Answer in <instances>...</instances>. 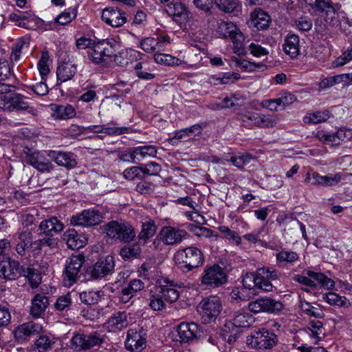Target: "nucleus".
<instances>
[{
  "label": "nucleus",
  "instance_id": "f257e3e1",
  "mask_svg": "<svg viewBox=\"0 0 352 352\" xmlns=\"http://www.w3.org/2000/svg\"><path fill=\"white\" fill-rule=\"evenodd\" d=\"M15 89V87L12 85V89L8 91V92L0 93V95H1L0 109L7 112L27 110L33 116H36L37 111L28 106V102L24 100L23 96L16 93Z\"/></svg>",
  "mask_w": 352,
  "mask_h": 352
},
{
  "label": "nucleus",
  "instance_id": "f03ea898",
  "mask_svg": "<svg viewBox=\"0 0 352 352\" xmlns=\"http://www.w3.org/2000/svg\"><path fill=\"white\" fill-rule=\"evenodd\" d=\"M175 260L179 267L187 272L203 264L204 255L199 249L189 247L178 250L175 255Z\"/></svg>",
  "mask_w": 352,
  "mask_h": 352
},
{
  "label": "nucleus",
  "instance_id": "7ed1b4c3",
  "mask_svg": "<svg viewBox=\"0 0 352 352\" xmlns=\"http://www.w3.org/2000/svg\"><path fill=\"white\" fill-rule=\"evenodd\" d=\"M217 32L221 38H230L232 40L234 53L241 54L243 52L245 36L234 23L221 21L218 23Z\"/></svg>",
  "mask_w": 352,
  "mask_h": 352
},
{
  "label": "nucleus",
  "instance_id": "20e7f679",
  "mask_svg": "<svg viewBox=\"0 0 352 352\" xmlns=\"http://www.w3.org/2000/svg\"><path fill=\"white\" fill-rule=\"evenodd\" d=\"M277 343V336L265 329L254 331L246 338L247 345L257 350L272 349Z\"/></svg>",
  "mask_w": 352,
  "mask_h": 352
},
{
  "label": "nucleus",
  "instance_id": "39448f33",
  "mask_svg": "<svg viewBox=\"0 0 352 352\" xmlns=\"http://www.w3.org/2000/svg\"><path fill=\"white\" fill-rule=\"evenodd\" d=\"M15 251L23 256L25 255L27 251H35L40 250L44 245H50V239H39L33 241V235L31 232L23 231L19 232L14 235Z\"/></svg>",
  "mask_w": 352,
  "mask_h": 352
},
{
  "label": "nucleus",
  "instance_id": "423d86ee",
  "mask_svg": "<svg viewBox=\"0 0 352 352\" xmlns=\"http://www.w3.org/2000/svg\"><path fill=\"white\" fill-rule=\"evenodd\" d=\"M104 231L110 238L124 242L133 241L136 235L133 228L128 222L111 221L105 225Z\"/></svg>",
  "mask_w": 352,
  "mask_h": 352
},
{
  "label": "nucleus",
  "instance_id": "0eeeda50",
  "mask_svg": "<svg viewBox=\"0 0 352 352\" xmlns=\"http://www.w3.org/2000/svg\"><path fill=\"white\" fill-rule=\"evenodd\" d=\"M104 342V338L97 332L85 334L75 333L71 339V344L76 351H88L99 347Z\"/></svg>",
  "mask_w": 352,
  "mask_h": 352
},
{
  "label": "nucleus",
  "instance_id": "6e6552de",
  "mask_svg": "<svg viewBox=\"0 0 352 352\" xmlns=\"http://www.w3.org/2000/svg\"><path fill=\"white\" fill-rule=\"evenodd\" d=\"M221 310V301L217 296H210L203 299L198 307V311L205 323L214 321Z\"/></svg>",
  "mask_w": 352,
  "mask_h": 352
},
{
  "label": "nucleus",
  "instance_id": "1a4fd4ad",
  "mask_svg": "<svg viewBox=\"0 0 352 352\" xmlns=\"http://www.w3.org/2000/svg\"><path fill=\"white\" fill-rule=\"evenodd\" d=\"M307 276L297 274L294 276V280L311 287H324L330 289L334 287V281L322 273L309 270Z\"/></svg>",
  "mask_w": 352,
  "mask_h": 352
},
{
  "label": "nucleus",
  "instance_id": "9d476101",
  "mask_svg": "<svg viewBox=\"0 0 352 352\" xmlns=\"http://www.w3.org/2000/svg\"><path fill=\"white\" fill-rule=\"evenodd\" d=\"M228 281L226 270L217 264L206 267L202 274L201 283L210 287H218Z\"/></svg>",
  "mask_w": 352,
  "mask_h": 352
},
{
  "label": "nucleus",
  "instance_id": "9b49d317",
  "mask_svg": "<svg viewBox=\"0 0 352 352\" xmlns=\"http://www.w3.org/2000/svg\"><path fill=\"white\" fill-rule=\"evenodd\" d=\"M115 261L112 256L101 258L94 265L89 267L85 273L88 280L98 279L111 274L114 270Z\"/></svg>",
  "mask_w": 352,
  "mask_h": 352
},
{
  "label": "nucleus",
  "instance_id": "f8f14e48",
  "mask_svg": "<svg viewBox=\"0 0 352 352\" xmlns=\"http://www.w3.org/2000/svg\"><path fill=\"white\" fill-rule=\"evenodd\" d=\"M248 309L254 314L267 313L276 314L284 308L283 304L280 300L269 297L258 298L248 303Z\"/></svg>",
  "mask_w": 352,
  "mask_h": 352
},
{
  "label": "nucleus",
  "instance_id": "ddd939ff",
  "mask_svg": "<svg viewBox=\"0 0 352 352\" xmlns=\"http://www.w3.org/2000/svg\"><path fill=\"white\" fill-rule=\"evenodd\" d=\"M23 154L26 162L40 172L49 173L54 168L51 161L36 150L25 146Z\"/></svg>",
  "mask_w": 352,
  "mask_h": 352
},
{
  "label": "nucleus",
  "instance_id": "4468645a",
  "mask_svg": "<svg viewBox=\"0 0 352 352\" xmlns=\"http://www.w3.org/2000/svg\"><path fill=\"white\" fill-rule=\"evenodd\" d=\"M114 47L113 43L104 40L95 43L88 50V56L93 63H101L115 54Z\"/></svg>",
  "mask_w": 352,
  "mask_h": 352
},
{
  "label": "nucleus",
  "instance_id": "2eb2a0df",
  "mask_svg": "<svg viewBox=\"0 0 352 352\" xmlns=\"http://www.w3.org/2000/svg\"><path fill=\"white\" fill-rule=\"evenodd\" d=\"M85 261L82 255H72L66 261L65 268V276L63 278L64 285L66 287L72 286L76 282L78 278L79 272Z\"/></svg>",
  "mask_w": 352,
  "mask_h": 352
},
{
  "label": "nucleus",
  "instance_id": "dca6fc26",
  "mask_svg": "<svg viewBox=\"0 0 352 352\" xmlns=\"http://www.w3.org/2000/svg\"><path fill=\"white\" fill-rule=\"evenodd\" d=\"M103 220L101 212L95 210H84L81 213L73 216L70 222L74 226L89 227L100 223Z\"/></svg>",
  "mask_w": 352,
  "mask_h": 352
},
{
  "label": "nucleus",
  "instance_id": "f3484780",
  "mask_svg": "<svg viewBox=\"0 0 352 352\" xmlns=\"http://www.w3.org/2000/svg\"><path fill=\"white\" fill-rule=\"evenodd\" d=\"M177 335L181 343H189L203 338L200 327L195 322H182L177 327Z\"/></svg>",
  "mask_w": 352,
  "mask_h": 352
},
{
  "label": "nucleus",
  "instance_id": "a211bd4d",
  "mask_svg": "<svg viewBox=\"0 0 352 352\" xmlns=\"http://www.w3.org/2000/svg\"><path fill=\"white\" fill-rule=\"evenodd\" d=\"M23 267L20 266L17 261L10 257L0 258V278L5 280H14L21 276Z\"/></svg>",
  "mask_w": 352,
  "mask_h": 352
},
{
  "label": "nucleus",
  "instance_id": "6ab92c4d",
  "mask_svg": "<svg viewBox=\"0 0 352 352\" xmlns=\"http://www.w3.org/2000/svg\"><path fill=\"white\" fill-rule=\"evenodd\" d=\"M242 283L245 288L251 289H261L264 292H272L273 285L271 282L262 279L258 274V269L256 272H248L243 276Z\"/></svg>",
  "mask_w": 352,
  "mask_h": 352
},
{
  "label": "nucleus",
  "instance_id": "aec40b11",
  "mask_svg": "<svg viewBox=\"0 0 352 352\" xmlns=\"http://www.w3.org/2000/svg\"><path fill=\"white\" fill-rule=\"evenodd\" d=\"M125 347L132 352H141L146 347V339L141 334L140 330L130 329L127 332Z\"/></svg>",
  "mask_w": 352,
  "mask_h": 352
},
{
  "label": "nucleus",
  "instance_id": "412c9836",
  "mask_svg": "<svg viewBox=\"0 0 352 352\" xmlns=\"http://www.w3.org/2000/svg\"><path fill=\"white\" fill-rule=\"evenodd\" d=\"M350 135L349 131L344 129H340L336 133H329L324 131H318L316 138L324 144L331 146H338L341 142Z\"/></svg>",
  "mask_w": 352,
  "mask_h": 352
},
{
  "label": "nucleus",
  "instance_id": "4be33fe9",
  "mask_svg": "<svg viewBox=\"0 0 352 352\" xmlns=\"http://www.w3.org/2000/svg\"><path fill=\"white\" fill-rule=\"evenodd\" d=\"M101 18L107 24L118 28L123 25L126 21L124 12L117 8H108L103 10Z\"/></svg>",
  "mask_w": 352,
  "mask_h": 352
},
{
  "label": "nucleus",
  "instance_id": "5701e85b",
  "mask_svg": "<svg viewBox=\"0 0 352 352\" xmlns=\"http://www.w3.org/2000/svg\"><path fill=\"white\" fill-rule=\"evenodd\" d=\"M270 21L271 18L268 13L261 8H256L250 14L248 25L258 30H264L268 28Z\"/></svg>",
  "mask_w": 352,
  "mask_h": 352
},
{
  "label": "nucleus",
  "instance_id": "b1692460",
  "mask_svg": "<svg viewBox=\"0 0 352 352\" xmlns=\"http://www.w3.org/2000/svg\"><path fill=\"white\" fill-rule=\"evenodd\" d=\"M203 131V126L200 124H196L187 128L176 131L175 135L168 139V142L173 144H177L178 141L193 139V136L200 135Z\"/></svg>",
  "mask_w": 352,
  "mask_h": 352
},
{
  "label": "nucleus",
  "instance_id": "393cba45",
  "mask_svg": "<svg viewBox=\"0 0 352 352\" xmlns=\"http://www.w3.org/2000/svg\"><path fill=\"white\" fill-rule=\"evenodd\" d=\"M187 232L171 226L164 227L160 232L162 241L166 245H175L180 243Z\"/></svg>",
  "mask_w": 352,
  "mask_h": 352
},
{
  "label": "nucleus",
  "instance_id": "a878e982",
  "mask_svg": "<svg viewBox=\"0 0 352 352\" xmlns=\"http://www.w3.org/2000/svg\"><path fill=\"white\" fill-rule=\"evenodd\" d=\"M48 156L58 165L72 168L76 166L77 163L72 153L63 151H50Z\"/></svg>",
  "mask_w": 352,
  "mask_h": 352
},
{
  "label": "nucleus",
  "instance_id": "bb28decb",
  "mask_svg": "<svg viewBox=\"0 0 352 352\" xmlns=\"http://www.w3.org/2000/svg\"><path fill=\"white\" fill-rule=\"evenodd\" d=\"M63 240L69 248L78 250L86 244V237L79 234L74 229H69L63 234Z\"/></svg>",
  "mask_w": 352,
  "mask_h": 352
},
{
  "label": "nucleus",
  "instance_id": "cd10ccee",
  "mask_svg": "<svg viewBox=\"0 0 352 352\" xmlns=\"http://www.w3.org/2000/svg\"><path fill=\"white\" fill-rule=\"evenodd\" d=\"M41 329L38 324H36L32 322L24 323L17 327L14 331L15 338L19 342H23L28 338L38 332Z\"/></svg>",
  "mask_w": 352,
  "mask_h": 352
},
{
  "label": "nucleus",
  "instance_id": "c85d7f7f",
  "mask_svg": "<svg viewBox=\"0 0 352 352\" xmlns=\"http://www.w3.org/2000/svg\"><path fill=\"white\" fill-rule=\"evenodd\" d=\"M49 305L48 298L43 294H37L32 300L30 314L34 318H39Z\"/></svg>",
  "mask_w": 352,
  "mask_h": 352
},
{
  "label": "nucleus",
  "instance_id": "c756f323",
  "mask_svg": "<svg viewBox=\"0 0 352 352\" xmlns=\"http://www.w3.org/2000/svg\"><path fill=\"white\" fill-rule=\"evenodd\" d=\"M63 229V224L54 217L41 221L39 225L41 232L50 236L60 232Z\"/></svg>",
  "mask_w": 352,
  "mask_h": 352
},
{
  "label": "nucleus",
  "instance_id": "7c9ffc66",
  "mask_svg": "<svg viewBox=\"0 0 352 352\" xmlns=\"http://www.w3.org/2000/svg\"><path fill=\"white\" fill-rule=\"evenodd\" d=\"M76 66L72 63L63 62L59 64L56 70L58 80L61 82L71 80L76 74Z\"/></svg>",
  "mask_w": 352,
  "mask_h": 352
},
{
  "label": "nucleus",
  "instance_id": "2f4dec72",
  "mask_svg": "<svg viewBox=\"0 0 352 352\" xmlns=\"http://www.w3.org/2000/svg\"><path fill=\"white\" fill-rule=\"evenodd\" d=\"M306 329L309 336L314 339L313 343L318 344L324 338L325 331L323 324L320 320H311L308 322Z\"/></svg>",
  "mask_w": 352,
  "mask_h": 352
},
{
  "label": "nucleus",
  "instance_id": "473e14b6",
  "mask_svg": "<svg viewBox=\"0 0 352 352\" xmlns=\"http://www.w3.org/2000/svg\"><path fill=\"white\" fill-rule=\"evenodd\" d=\"M51 109L52 111V117L58 120L71 119L74 118L76 113L75 109L71 104L53 105Z\"/></svg>",
  "mask_w": 352,
  "mask_h": 352
},
{
  "label": "nucleus",
  "instance_id": "72a5a7b5",
  "mask_svg": "<svg viewBox=\"0 0 352 352\" xmlns=\"http://www.w3.org/2000/svg\"><path fill=\"white\" fill-rule=\"evenodd\" d=\"M232 324L238 328L249 327L254 322L253 316L244 310L233 313Z\"/></svg>",
  "mask_w": 352,
  "mask_h": 352
},
{
  "label": "nucleus",
  "instance_id": "f704fd0d",
  "mask_svg": "<svg viewBox=\"0 0 352 352\" xmlns=\"http://www.w3.org/2000/svg\"><path fill=\"white\" fill-rule=\"evenodd\" d=\"M138 273L140 277L145 280H152L156 279L157 271L155 265V261L149 259L142 263L138 269Z\"/></svg>",
  "mask_w": 352,
  "mask_h": 352
},
{
  "label": "nucleus",
  "instance_id": "c9c22d12",
  "mask_svg": "<svg viewBox=\"0 0 352 352\" xmlns=\"http://www.w3.org/2000/svg\"><path fill=\"white\" fill-rule=\"evenodd\" d=\"M157 148L152 145L139 146L133 149L131 153L130 157L133 160L140 161L147 157H154L157 155Z\"/></svg>",
  "mask_w": 352,
  "mask_h": 352
},
{
  "label": "nucleus",
  "instance_id": "e433bc0d",
  "mask_svg": "<svg viewBox=\"0 0 352 352\" xmlns=\"http://www.w3.org/2000/svg\"><path fill=\"white\" fill-rule=\"evenodd\" d=\"M155 287L161 294L164 300L168 302H174L179 298V292L173 284L167 283Z\"/></svg>",
  "mask_w": 352,
  "mask_h": 352
},
{
  "label": "nucleus",
  "instance_id": "4c0bfd02",
  "mask_svg": "<svg viewBox=\"0 0 352 352\" xmlns=\"http://www.w3.org/2000/svg\"><path fill=\"white\" fill-rule=\"evenodd\" d=\"M283 50L291 58H296L299 54L298 36L295 34L287 36L283 45Z\"/></svg>",
  "mask_w": 352,
  "mask_h": 352
},
{
  "label": "nucleus",
  "instance_id": "58836bf2",
  "mask_svg": "<svg viewBox=\"0 0 352 352\" xmlns=\"http://www.w3.org/2000/svg\"><path fill=\"white\" fill-rule=\"evenodd\" d=\"M166 11L169 16L175 20L177 18L185 19L187 17V11L184 4L180 2H171L166 6Z\"/></svg>",
  "mask_w": 352,
  "mask_h": 352
},
{
  "label": "nucleus",
  "instance_id": "ea45409f",
  "mask_svg": "<svg viewBox=\"0 0 352 352\" xmlns=\"http://www.w3.org/2000/svg\"><path fill=\"white\" fill-rule=\"evenodd\" d=\"M10 76L8 63L5 60H0V93H5L12 89V85L7 83L6 80Z\"/></svg>",
  "mask_w": 352,
  "mask_h": 352
},
{
  "label": "nucleus",
  "instance_id": "a19ab883",
  "mask_svg": "<svg viewBox=\"0 0 352 352\" xmlns=\"http://www.w3.org/2000/svg\"><path fill=\"white\" fill-rule=\"evenodd\" d=\"M109 327L116 329H122L128 326L127 314L125 311L114 313L107 320Z\"/></svg>",
  "mask_w": 352,
  "mask_h": 352
},
{
  "label": "nucleus",
  "instance_id": "79ce46f5",
  "mask_svg": "<svg viewBox=\"0 0 352 352\" xmlns=\"http://www.w3.org/2000/svg\"><path fill=\"white\" fill-rule=\"evenodd\" d=\"M277 221L279 223L280 226H283L285 227H297L300 226V229L302 232V237L307 241L308 237L306 233L305 226L297 220L296 218H293L292 217H289L287 214L284 216H279L277 219Z\"/></svg>",
  "mask_w": 352,
  "mask_h": 352
},
{
  "label": "nucleus",
  "instance_id": "37998d69",
  "mask_svg": "<svg viewBox=\"0 0 352 352\" xmlns=\"http://www.w3.org/2000/svg\"><path fill=\"white\" fill-rule=\"evenodd\" d=\"M156 230L157 227L155 221L150 218H146L144 221L142 222V230L140 232L138 237L140 239L146 241L154 236L156 232Z\"/></svg>",
  "mask_w": 352,
  "mask_h": 352
},
{
  "label": "nucleus",
  "instance_id": "c03bdc74",
  "mask_svg": "<svg viewBox=\"0 0 352 352\" xmlns=\"http://www.w3.org/2000/svg\"><path fill=\"white\" fill-rule=\"evenodd\" d=\"M218 8L225 13L239 12L241 6L238 0H214Z\"/></svg>",
  "mask_w": 352,
  "mask_h": 352
},
{
  "label": "nucleus",
  "instance_id": "a18cd8bd",
  "mask_svg": "<svg viewBox=\"0 0 352 352\" xmlns=\"http://www.w3.org/2000/svg\"><path fill=\"white\" fill-rule=\"evenodd\" d=\"M331 117V113L328 110L316 111L307 113L304 117V122L307 124H319L327 121Z\"/></svg>",
  "mask_w": 352,
  "mask_h": 352
},
{
  "label": "nucleus",
  "instance_id": "49530a36",
  "mask_svg": "<svg viewBox=\"0 0 352 352\" xmlns=\"http://www.w3.org/2000/svg\"><path fill=\"white\" fill-rule=\"evenodd\" d=\"M299 307L301 311L307 316L316 318H322L324 316V314L320 308L314 307L305 300H300Z\"/></svg>",
  "mask_w": 352,
  "mask_h": 352
},
{
  "label": "nucleus",
  "instance_id": "de8ad7c7",
  "mask_svg": "<svg viewBox=\"0 0 352 352\" xmlns=\"http://www.w3.org/2000/svg\"><path fill=\"white\" fill-rule=\"evenodd\" d=\"M21 276H24L28 279L29 283L32 288L37 287L41 281L40 274L37 270L31 267H23Z\"/></svg>",
  "mask_w": 352,
  "mask_h": 352
},
{
  "label": "nucleus",
  "instance_id": "09e8293b",
  "mask_svg": "<svg viewBox=\"0 0 352 352\" xmlns=\"http://www.w3.org/2000/svg\"><path fill=\"white\" fill-rule=\"evenodd\" d=\"M257 118H258V113L250 111H245L244 113H239L237 116V120L245 127L256 126Z\"/></svg>",
  "mask_w": 352,
  "mask_h": 352
},
{
  "label": "nucleus",
  "instance_id": "8fccbe9b",
  "mask_svg": "<svg viewBox=\"0 0 352 352\" xmlns=\"http://www.w3.org/2000/svg\"><path fill=\"white\" fill-rule=\"evenodd\" d=\"M80 301L85 305H94L98 302L100 298V292L98 291H85L80 294Z\"/></svg>",
  "mask_w": 352,
  "mask_h": 352
},
{
  "label": "nucleus",
  "instance_id": "3c124183",
  "mask_svg": "<svg viewBox=\"0 0 352 352\" xmlns=\"http://www.w3.org/2000/svg\"><path fill=\"white\" fill-rule=\"evenodd\" d=\"M245 102V98L240 94H234L222 100L223 106L226 108L241 106Z\"/></svg>",
  "mask_w": 352,
  "mask_h": 352
},
{
  "label": "nucleus",
  "instance_id": "603ef678",
  "mask_svg": "<svg viewBox=\"0 0 352 352\" xmlns=\"http://www.w3.org/2000/svg\"><path fill=\"white\" fill-rule=\"evenodd\" d=\"M163 297L155 287V292L151 294L149 298V306L154 311H161L165 307V304L163 300Z\"/></svg>",
  "mask_w": 352,
  "mask_h": 352
},
{
  "label": "nucleus",
  "instance_id": "864d4df0",
  "mask_svg": "<svg viewBox=\"0 0 352 352\" xmlns=\"http://www.w3.org/2000/svg\"><path fill=\"white\" fill-rule=\"evenodd\" d=\"M54 342L47 336H40L35 341V348L38 352H47L51 349Z\"/></svg>",
  "mask_w": 352,
  "mask_h": 352
},
{
  "label": "nucleus",
  "instance_id": "5fc2aeb1",
  "mask_svg": "<svg viewBox=\"0 0 352 352\" xmlns=\"http://www.w3.org/2000/svg\"><path fill=\"white\" fill-rule=\"evenodd\" d=\"M77 11L75 8H70L62 12L56 18V22L65 25L69 23L73 19L76 17Z\"/></svg>",
  "mask_w": 352,
  "mask_h": 352
},
{
  "label": "nucleus",
  "instance_id": "6e6d98bb",
  "mask_svg": "<svg viewBox=\"0 0 352 352\" xmlns=\"http://www.w3.org/2000/svg\"><path fill=\"white\" fill-rule=\"evenodd\" d=\"M277 123V118L270 115L258 113V118L256 126L259 128H269L274 126Z\"/></svg>",
  "mask_w": 352,
  "mask_h": 352
},
{
  "label": "nucleus",
  "instance_id": "4d7b16f0",
  "mask_svg": "<svg viewBox=\"0 0 352 352\" xmlns=\"http://www.w3.org/2000/svg\"><path fill=\"white\" fill-rule=\"evenodd\" d=\"M276 258L279 263H292L299 259L298 254L293 251L282 250L277 253Z\"/></svg>",
  "mask_w": 352,
  "mask_h": 352
},
{
  "label": "nucleus",
  "instance_id": "13d9d810",
  "mask_svg": "<svg viewBox=\"0 0 352 352\" xmlns=\"http://www.w3.org/2000/svg\"><path fill=\"white\" fill-rule=\"evenodd\" d=\"M252 160V155L247 153L239 156H232L230 160H228V161H229L233 166L242 169L244 166L249 164Z\"/></svg>",
  "mask_w": 352,
  "mask_h": 352
},
{
  "label": "nucleus",
  "instance_id": "bf43d9fd",
  "mask_svg": "<svg viewBox=\"0 0 352 352\" xmlns=\"http://www.w3.org/2000/svg\"><path fill=\"white\" fill-rule=\"evenodd\" d=\"M219 231L224 234L226 238L231 243L239 245L241 243L240 236L235 231L231 230L228 227L222 226L219 228Z\"/></svg>",
  "mask_w": 352,
  "mask_h": 352
},
{
  "label": "nucleus",
  "instance_id": "052dcab7",
  "mask_svg": "<svg viewBox=\"0 0 352 352\" xmlns=\"http://www.w3.org/2000/svg\"><path fill=\"white\" fill-rule=\"evenodd\" d=\"M258 274L262 279L270 282V280H277L280 277V272L276 270H271L269 267L258 268Z\"/></svg>",
  "mask_w": 352,
  "mask_h": 352
},
{
  "label": "nucleus",
  "instance_id": "680f3d73",
  "mask_svg": "<svg viewBox=\"0 0 352 352\" xmlns=\"http://www.w3.org/2000/svg\"><path fill=\"white\" fill-rule=\"evenodd\" d=\"M130 129L125 126L116 127V126H100V129L97 130V132H102L110 135H122L129 133Z\"/></svg>",
  "mask_w": 352,
  "mask_h": 352
},
{
  "label": "nucleus",
  "instance_id": "e2e57ef3",
  "mask_svg": "<svg viewBox=\"0 0 352 352\" xmlns=\"http://www.w3.org/2000/svg\"><path fill=\"white\" fill-rule=\"evenodd\" d=\"M142 172V166H133L126 169L123 174L126 179L133 180L135 178H142L144 177Z\"/></svg>",
  "mask_w": 352,
  "mask_h": 352
},
{
  "label": "nucleus",
  "instance_id": "0e129e2a",
  "mask_svg": "<svg viewBox=\"0 0 352 352\" xmlns=\"http://www.w3.org/2000/svg\"><path fill=\"white\" fill-rule=\"evenodd\" d=\"M324 20L331 26H337L340 23L339 16L334 7L329 8L325 12Z\"/></svg>",
  "mask_w": 352,
  "mask_h": 352
},
{
  "label": "nucleus",
  "instance_id": "69168bd1",
  "mask_svg": "<svg viewBox=\"0 0 352 352\" xmlns=\"http://www.w3.org/2000/svg\"><path fill=\"white\" fill-rule=\"evenodd\" d=\"M154 59L157 63H164L167 65H175L178 64L179 59L165 54H157L154 56Z\"/></svg>",
  "mask_w": 352,
  "mask_h": 352
},
{
  "label": "nucleus",
  "instance_id": "338daca9",
  "mask_svg": "<svg viewBox=\"0 0 352 352\" xmlns=\"http://www.w3.org/2000/svg\"><path fill=\"white\" fill-rule=\"evenodd\" d=\"M140 47L148 53L157 52L156 39L151 37L144 38L140 43Z\"/></svg>",
  "mask_w": 352,
  "mask_h": 352
},
{
  "label": "nucleus",
  "instance_id": "774afa93",
  "mask_svg": "<svg viewBox=\"0 0 352 352\" xmlns=\"http://www.w3.org/2000/svg\"><path fill=\"white\" fill-rule=\"evenodd\" d=\"M141 252L138 245H133L129 247H124L121 249L120 255L123 258L138 257Z\"/></svg>",
  "mask_w": 352,
  "mask_h": 352
}]
</instances>
